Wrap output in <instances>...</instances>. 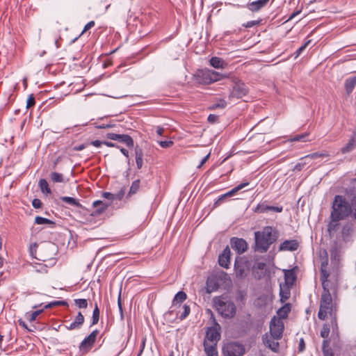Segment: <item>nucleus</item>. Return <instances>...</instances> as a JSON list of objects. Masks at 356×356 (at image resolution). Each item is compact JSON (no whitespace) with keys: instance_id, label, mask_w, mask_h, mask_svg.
<instances>
[{"instance_id":"14","label":"nucleus","mask_w":356,"mask_h":356,"mask_svg":"<svg viewBox=\"0 0 356 356\" xmlns=\"http://www.w3.org/2000/svg\"><path fill=\"white\" fill-rule=\"evenodd\" d=\"M253 273L258 280L264 278L268 273L266 264L264 262H257L253 266Z\"/></svg>"},{"instance_id":"61","label":"nucleus","mask_w":356,"mask_h":356,"mask_svg":"<svg viewBox=\"0 0 356 356\" xmlns=\"http://www.w3.org/2000/svg\"><path fill=\"white\" fill-rule=\"evenodd\" d=\"M18 323H19V325L22 327H23V328L26 329L27 331H29V332H31V331H32V330H31V329H29V328L28 327L27 324H26V323L23 320H22V319H19V320H18Z\"/></svg>"},{"instance_id":"25","label":"nucleus","mask_w":356,"mask_h":356,"mask_svg":"<svg viewBox=\"0 0 356 356\" xmlns=\"http://www.w3.org/2000/svg\"><path fill=\"white\" fill-rule=\"evenodd\" d=\"M291 312V305L289 303L285 304L284 306H282L281 308H280L277 314L279 316L277 319H284L286 318L288 316V314Z\"/></svg>"},{"instance_id":"5","label":"nucleus","mask_w":356,"mask_h":356,"mask_svg":"<svg viewBox=\"0 0 356 356\" xmlns=\"http://www.w3.org/2000/svg\"><path fill=\"white\" fill-rule=\"evenodd\" d=\"M228 76L227 74H222L209 69L199 70L195 74L196 81L204 85L211 84Z\"/></svg>"},{"instance_id":"51","label":"nucleus","mask_w":356,"mask_h":356,"mask_svg":"<svg viewBox=\"0 0 356 356\" xmlns=\"http://www.w3.org/2000/svg\"><path fill=\"white\" fill-rule=\"evenodd\" d=\"M99 334V332L97 330H95L90 333V349L92 348V344L95 343V339Z\"/></svg>"},{"instance_id":"8","label":"nucleus","mask_w":356,"mask_h":356,"mask_svg":"<svg viewBox=\"0 0 356 356\" xmlns=\"http://www.w3.org/2000/svg\"><path fill=\"white\" fill-rule=\"evenodd\" d=\"M245 353V347L238 342H229L224 345L222 354L224 356H242Z\"/></svg>"},{"instance_id":"41","label":"nucleus","mask_w":356,"mask_h":356,"mask_svg":"<svg viewBox=\"0 0 356 356\" xmlns=\"http://www.w3.org/2000/svg\"><path fill=\"white\" fill-rule=\"evenodd\" d=\"M67 305V303L65 301L56 300V301H54V302H51L46 305L44 307V309H49V308H51V307H56V306H63V305Z\"/></svg>"},{"instance_id":"44","label":"nucleus","mask_w":356,"mask_h":356,"mask_svg":"<svg viewBox=\"0 0 356 356\" xmlns=\"http://www.w3.org/2000/svg\"><path fill=\"white\" fill-rule=\"evenodd\" d=\"M90 126H94L97 129H104L106 127H110V125L107 123L94 122V119H90Z\"/></svg>"},{"instance_id":"7","label":"nucleus","mask_w":356,"mask_h":356,"mask_svg":"<svg viewBox=\"0 0 356 356\" xmlns=\"http://www.w3.org/2000/svg\"><path fill=\"white\" fill-rule=\"evenodd\" d=\"M232 82L234 83V86H232V88L229 95V99H240L248 94V88L243 82L236 77L232 79Z\"/></svg>"},{"instance_id":"59","label":"nucleus","mask_w":356,"mask_h":356,"mask_svg":"<svg viewBox=\"0 0 356 356\" xmlns=\"http://www.w3.org/2000/svg\"><path fill=\"white\" fill-rule=\"evenodd\" d=\"M305 349V343L302 338L300 339L299 344H298V350L300 352L304 351Z\"/></svg>"},{"instance_id":"18","label":"nucleus","mask_w":356,"mask_h":356,"mask_svg":"<svg viewBox=\"0 0 356 356\" xmlns=\"http://www.w3.org/2000/svg\"><path fill=\"white\" fill-rule=\"evenodd\" d=\"M298 246L299 243L296 240H286L280 244L279 250L280 251H295Z\"/></svg>"},{"instance_id":"15","label":"nucleus","mask_w":356,"mask_h":356,"mask_svg":"<svg viewBox=\"0 0 356 356\" xmlns=\"http://www.w3.org/2000/svg\"><path fill=\"white\" fill-rule=\"evenodd\" d=\"M278 339H273V336L268 333H266L262 337L264 344L275 353H277L279 350V343L276 341Z\"/></svg>"},{"instance_id":"49","label":"nucleus","mask_w":356,"mask_h":356,"mask_svg":"<svg viewBox=\"0 0 356 356\" xmlns=\"http://www.w3.org/2000/svg\"><path fill=\"white\" fill-rule=\"evenodd\" d=\"M75 303L79 308H86L88 306V302L86 299H76Z\"/></svg>"},{"instance_id":"28","label":"nucleus","mask_w":356,"mask_h":356,"mask_svg":"<svg viewBox=\"0 0 356 356\" xmlns=\"http://www.w3.org/2000/svg\"><path fill=\"white\" fill-rule=\"evenodd\" d=\"M227 102L224 98H219L216 99V100L213 102V103L209 106V110H215L217 108H225L227 106Z\"/></svg>"},{"instance_id":"64","label":"nucleus","mask_w":356,"mask_h":356,"mask_svg":"<svg viewBox=\"0 0 356 356\" xmlns=\"http://www.w3.org/2000/svg\"><path fill=\"white\" fill-rule=\"evenodd\" d=\"M102 143H103V142L98 140L90 143V144H92V145H94L96 147H99Z\"/></svg>"},{"instance_id":"40","label":"nucleus","mask_w":356,"mask_h":356,"mask_svg":"<svg viewBox=\"0 0 356 356\" xmlns=\"http://www.w3.org/2000/svg\"><path fill=\"white\" fill-rule=\"evenodd\" d=\"M218 285L214 282L213 280L208 279L207 281V292L211 293L218 289Z\"/></svg>"},{"instance_id":"11","label":"nucleus","mask_w":356,"mask_h":356,"mask_svg":"<svg viewBox=\"0 0 356 356\" xmlns=\"http://www.w3.org/2000/svg\"><path fill=\"white\" fill-rule=\"evenodd\" d=\"M106 138L113 140H117L124 143L128 147H134V140L132 138L127 134H118L114 133H108Z\"/></svg>"},{"instance_id":"47","label":"nucleus","mask_w":356,"mask_h":356,"mask_svg":"<svg viewBox=\"0 0 356 356\" xmlns=\"http://www.w3.org/2000/svg\"><path fill=\"white\" fill-rule=\"evenodd\" d=\"M139 187H140L139 180H136V181H133V183L130 187L129 195L136 193L137 192V191L138 190Z\"/></svg>"},{"instance_id":"46","label":"nucleus","mask_w":356,"mask_h":356,"mask_svg":"<svg viewBox=\"0 0 356 356\" xmlns=\"http://www.w3.org/2000/svg\"><path fill=\"white\" fill-rule=\"evenodd\" d=\"M308 136V134H302L299 135L294 136L291 138L290 140L291 142L296 141H306L305 138Z\"/></svg>"},{"instance_id":"53","label":"nucleus","mask_w":356,"mask_h":356,"mask_svg":"<svg viewBox=\"0 0 356 356\" xmlns=\"http://www.w3.org/2000/svg\"><path fill=\"white\" fill-rule=\"evenodd\" d=\"M268 207H269V206L265 205L264 204H259L257 207L256 211H259L260 213H264V212L269 211Z\"/></svg>"},{"instance_id":"27","label":"nucleus","mask_w":356,"mask_h":356,"mask_svg":"<svg viewBox=\"0 0 356 356\" xmlns=\"http://www.w3.org/2000/svg\"><path fill=\"white\" fill-rule=\"evenodd\" d=\"M135 156L137 168L140 169L143 165V152L142 149L138 146L135 147Z\"/></svg>"},{"instance_id":"42","label":"nucleus","mask_w":356,"mask_h":356,"mask_svg":"<svg viewBox=\"0 0 356 356\" xmlns=\"http://www.w3.org/2000/svg\"><path fill=\"white\" fill-rule=\"evenodd\" d=\"M330 330V325L327 324H324L321 330V336L326 339L329 336Z\"/></svg>"},{"instance_id":"16","label":"nucleus","mask_w":356,"mask_h":356,"mask_svg":"<svg viewBox=\"0 0 356 356\" xmlns=\"http://www.w3.org/2000/svg\"><path fill=\"white\" fill-rule=\"evenodd\" d=\"M230 250L226 247L218 257V264L220 266L228 268L230 264Z\"/></svg>"},{"instance_id":"39","label":"nucleus","mask_w":356,"mask_h":356,"mask_svg":"<svg viewBox=\"0 0 356 356\" xmlns=\"http://www.w3.org/2000/svg\"><path fill=\"white\" fill-rule=\"evenodd\" d=\"M39 186L42 193H47V194L51 193V190L49 188V185H48V183L46 179H41L39 181Z\"/></svg>"},{"instance_id":"32","label":"nucleus","mask_w":356,"mask_h":356,"mask_svg":"<svg viewBox=\"0 0 356 356\" xmlns=\"http://www.w3.org/2000/svg\"><path fill=\"white\" fill-rule=\"evenodd\" d=\"M330 156L329 153L326 151H324L323 152H314L309 154L306 155L305 156L300 159V161H302L304 159H316L317 158H325L328 157Z\"/></svg>"},{"instance_id":"50","label":"nucleus","mask_w":356,"mask_h":356,"mask_svg":"<svg viewBox=\"0 0 356 356\" xmlns=\"http://www.w3.org/2000/svg\"><path fill=\"white\" fill-rule=\"evenodd\" d=\"M35 104V97L33 95H30L26 101V108H29L33 106Z\"/></svg>"},{"instance_id":"6","label":"nucleus","mask_w":356,"mask_h":356,"mask_svg":"<svg viewBox=\"0 0 356 356\" xmlns=\"http://www.w3.org/2000/svg\"><path fill=\"white\" fill-rule=\"evenodd\" d=\"M214 305L218 312L225 318H232L236 314L234 303L225 298H215Z\"/></svg>"},{"instance_id":"55","label":"nucleus","mask_w":356,"mask_h":356,"mask_svg":"<svg viewBox=\"0 0 356 356\" xmlns=\"http://www.w3.org/2000/svg\"><path fill=\"white\" fill-rule=\"evenodd\" d=\"M332 319H331V324H332V329L333 330H334L335 329L337 330L338 329V325H337V314H334V316H330Z\"/></svg>"},{"instance_id":"26","label":"nucleus","mask_w":356,"mask_h":356,"mask_svg":"<svg viewBox=\"0 0 356 356\" xmlns=\"http://www.w3.org/2000/svg\"><path fill=\"white\" fill-rule=\"evenodd\" d=\"M290 288L289 286H286V285L280 284V301L282 302H284L290 298Z\"/></svg>"},{"instance_id":"4","label":"nucleus","mask_w":356,"mask_h":356,"mask_svg":"<svg viewBox=\"0 0 356 356\" xmlns=\"http://www.w3.org/2000/svg\"><path fill=\"white\" fill-rule=\"evenodd\" d=\"M338 298L337 296L330 294H321L320 298L319 311L318 317L321 320H325L328 316H332L337 313Z\"/></svg>"},{"instance_id":"31","label":"nucleus","mask_w":356,"mask_h":356,"mask_svg":"<svg viewBox=\"0 0 356 356\" xmlns=\"http://www.w3.org/2000/svg\"><path fill=\"white\" fill-rule=\"evenodd\" d=\"M187 298L186 293L184 291H179L173 299V305L177 306L179 304V307Z\"/></svg>"},{"instance_id":"38","label":"nucleus","mask_w":356,"mask_h":356,"mask_svg":"<svg viewBox=\"0 0 356 356\" xmlns=\"http://www.w3.org/2000/svg\"><path fill=\"white\" fill-rule=\"evenodd\" d=\"M100 311L97 304L95 303L92 316V325L97 324L99 321Z\"/></svg>"},{"instance_id":"54","label":"nucleus","mask_w":356,"mask_h":356,"mask_svg":"<svg viewBox=\"0 0 356 356\" xmlns=\"http://www.w3.org/2000/svg\"><path fill=\"white\" fill-rule=\"evenodd\" d=\"M159 145L163 148H167L171 147L173 145V142L171 140H163L160 141Z\"/></svg>"},{"instance_id":"37","label":"nucleus","mask_w":356,"mask_h":356,"mask_svg":"<svg viewBox=\"0 0 356 356\" xmlns=\"http://www.w3.org/2000/svg\"><path fill=\"white\" fill-rule=\"evenodd\" d=\"M44 309L43 308V309L33 312L31 313H29V312L26 313V318L30 322H33L34 321H35L36 318L44 312Z\"/></svg>"},{"instance_id":"60","label":"nucleus","mask_w":356,"mask_h":356,"mask_svg":"<svg viewBox=\"0 0 356 356\" xmlns=\"http://www.w3.org/2000/svg\"><path fill=\"white\" fill-rule=\"evenodd\" d=\"M268 209H269V211H275V212H278V213L282 212V210H283V207H282L269 206Z\"/></svg>"},{"instance_id":"62","label":"nucleus","mask_w":356,"mask_h":356,"mask_svg":"<svg viewBox=\"0 0 356 356\" xmlns=\"http://www.w3.org/2000/svg\"><path fill=\"white\" fill-rule=\"evenodd\" d=\"M306 47L307 46H300V48L295 52L294 58H298L301 54V53L305 50Z\"/></svg>"},{"instance_id":"13","label":"nucleus","mask_w":356,"mask_h":356,"mask_svg":"<svg viewBox=\"0 0 356 356\" xmlns=\"http://www.w3.org/2000/svg\"><path fill=\"white\" fill-rule=\"evenodd\" d=\"M231 247L238 254L245 252L248 249V243L243 238L233 237L230 240Z\"/></svg>"},{"instance_id":"48","label":"nucleus","mask_w":356,"mask_h":356,"mask_svg":"<svg viewBox=\"0 0 356 356\" xmlns=\"http://www.w3.org/2000/svg\"><path fill=\"white\" fill-rule=\"evenodd\" d=\"M183 309H184V311L179 316V319L181 321L185 319L189 315V314L191 312L190 307L187 305H184L183 306Z\"/></svg>"},{"instance_id":"33","label":"nucleus","mask_w":356,"mask_h":356,"mask_svg":"<svg viewBox=\"0 0 356 356\" xmlns=\"http://www.w3.org/2000/svg\"><path fill=\"white\" fill-rule=\"evenodd\" d=\"M322 350L324 356H333V352L330 346V341L324 339L323 341Z\"/></svg>"},{"instance_id":"30","label":"nucleus","mask_w":356,"mask_h":356,"mask_svg":"<svg viewBox=\"0 0 356 356\" xmlns=\"http://www.w3.org/2000/svg\"><path fill=\"white\" fill-rule=\"evenodd\" d=\"M210 64L214 68H225L227 66V63L218 57H212L210 60Z\"/></svg>"},{"instance_id":"10","label":"nucleus","mask_w":356,"mask_h":356,"mask_svg":"<svg viewBox=\"0 0 356 356\" xmlns=\"http://www.w3.org/2000/svg\"><path fill=\"white\" fill-rule=\"evenodd\" d=\"M249 184V182H244L238 184L237 186L234 187L227 193L221 195L218 200L213 204V208H216L219 207L221 204L225 202L227 198L231 197L236 194L238 191L245 187Z\"/></svg>"},{"instance_id":"35","label":"nucleus","mask_w":356,"mask_h":356,"mask_svg":"<svg viewBox=\"0 0 356 356\" xmlns=\"http://www.w3.org/2000/svg\"><path fill=\"white\" fill-rule=\"evenodd\" d=\"M35 223L37 225H49L51 227H53L55 225V222L51 221L49 219L41 217V216H36L35 218Z\"/></svg>"},{"instance_id":"17","label":"nucleus","mask_w":356,"mask_h":356,"mask_svg":"<svg viewBox=\"0 0 356 356\" xmlns=\"http://www.w3.org/2000/svg\"><path fill=\"white\" fill-rule=\"evenodd\" d=\"M107 207L108 205L104 204L100 200L94 202L92 208H90V216H95L102 214L104 212Z\"/></svg>"},{"instance_id":"22","label":"nucleus","mask_w":356,"mask_h":356,"mask_svg":"<svg viewBox=\"0 0 356 356\" xmlns=\"http://www.w3.org/2000/svg\"><path fill=\"white\" fill-rule=\"evenodd\" d=\"M217 343H210L207 341H204V348L207 356H212L218 353L216 348Z\"/></svg>"},{"instance_id":"9","label":"nucleus","mask_w":356,"mask_h":356,"mask_svg":"<svg viewBox=\"0 0 356 356\" xmlns=\"http://www.w3.org/2000/svg\"><path fill=\"white\" fill-rule=\"evenodd\" d=\"M284 325L282 320L273 317L270 323V334L273 339H280L282 337Z\"/></svg>"},{"instance_id":"56","label":"nucleus","mask_w":356,"mask_h":356,"mask_svg":"<svg viewBox=\"0 0 356 356\" xmlns=\"http://www.w3.org/2000/svg\"><path fill=\"white\" fill-rule=\"evenodd\" d=\"M260 20H253V21H249L246 24H244V26L246 28H250L254 26H257L259 24Z\"/></svg>"},{"instance_id":"29","label":"nucleus","mask_w":356,"mask_h":356,"mask_svg":"<svg viewBox=\"0 0 356 356\" xmlns=\"http://www.w3.org/2000/svg\"><path fill=\"white\" fill-rule=\"evenodd\" d=\"M84 321V317L81 314V312H79L77 316L75 318V320L71 323L69 325H67V328L70 330H73L75 328L79 327L81 325L83 324Z\"/></svg>"},{"instance_id":"23","label":"nucleus","mask_w":356,"mask_h":356,"mask_svg":"<svg viewBox=\"0 0 356 356\" xmlns=\"http://www.w3.org/2000/svg\"><path fill=\"white\" fill-rule=\"evenodd\" d=\"M356 86V76L346 79L344 87L347 95H350Z\"/></svg>"},{"instance_id":"58","label":"nucleus","mask_w":356,"mask_h":356,"mask_svg":"<svg viewBox=\"0 0 356 356\" xmlns=\"http://www.w3.org/2000/svg\"><path fill=\"white\" fill-rule=\"evenodd\" d=\"M42 202L39 199H34L32 201V205L35 209H39L42 207Z\"/></svg>"},{"instance_id":"57","label":"nucleus","mask_w":356,"mask_h":356,"mask_svg":"<svg viewBox=\"0 0 356 356\" xmlns=\"http://www.w3.org/2000/svg\"><path fill=\"white\" fill-rule=\"evenodd\" d=\"M307 164L306 162H299L298 163L294 168H293V170L294 171H301L302 170V168H304V166Z\"/></svg>"},{"instance_id":"12","label":"nucleus","mask_w":356,"mask_h":356,"mask_svg":"<svg viewBox=\"0 0 356 356\" xmlns=\"http://www.w3.org/2000/svg\"><path fill=\"white\" fill-rule=\"evenodd\" d=\"M218 329H220V325L215 321V326L209 327L207 330L204 341L217 343L220 339Z\"/></svg>"},{"instance_id":"3","label":"nucleus","mask_w":356,"mask_h":356,"mask_svg":"<svg viewBox=\"0 0 356 356\" xmlns=\"http://www.w3.org/2000/svg\"><path fill=\"white\" fill-rule=\"evenodd\" d=\"M277 238V233L271 227H265L262 232H255L254 251L260 253L266 252L270 245L276 241Z\"/></svg>"},{"instance_id":"21","label":"nucleus","mask_w":356,"mask_h":356,"mask_svg":"<svg viewBox=\"0 0 356 356\" xmlns=\"http://www.w3.org/2000/svg\"><path fill=\"white\" fill-rule=\"evenodd\" d=\"M270 0H258L252 1L247 5L248 8L252 12H257L265 7Z\"/></svg>"},{"instance_id":"63","label":"nucleus","mask_w":356,"mask_h":356,"mask_svg":"<svg viewBox=\"0 0 356 356\" xmlns=\"http://www.w3.org/2000/svg\"><path fill=\"white\" fill-rule=\"evenodd\" d=\"M209 156H210V154H208L207 156H205L201 161L200 165L197 166V168H201L206 162L209 159Z\"/></svg>"},{"instance_id":"52","label":"nucleus","mask_w":356,"mask_h":356,"mask_svg":"<svg viewBox=\"0 0 356 356\" xmlns=\"http://www.w3.org/2000/svg\"><path fill=\"white\" fill-rule=\"evenodd\" d=\"M207 120L209 122L214 124V123L218 122L219 117L217 115L210 114L208 116Z\"/></svg>"},{"instance_id":"19","label":"nucleus","mask_w":356,"mask_h":356,"mask_svg":"<svg viewBox=\"0 0 356 356\" xmlns=\"http://www.w3.org/2000/svg\"><path fill=\"white\" fill-rule=\"evenodd\" d=\"M284 273L285 280L284 285L291 287L296 280V274L294 269L284 270Z\"/></svg>"},{"instance_id":"24","label":"nucleus","mask_w":356,"mask_h":356,"mask_svg":"<svg viewBox=\"0 0 356 356\" xmlns=\"http://www.w3.org/2000/svg\"><path fill=\"white\" fill-rule=\"evenodd\" d=\"M356 147V136L352 137L348 143L341 149L342 154H346L353 151Z\"/></svg>"},{"instance_id":"20","label":"nucleus","mask_w":356,"mask_h":356,"mask_svg":"<svg viewBox=\"0 0 356 356\" xmlns=\"http://www.w3.org/2000/svg\"><path fill=\"white\" fill-rule=\"evenodd\" d=\"M126 188L124 187H122L120 188V190L116 193H112L109 192H104L103 193V197L106 199L110 200H121L124 195H125Z\"/></svg>"},{"instance_id":"36","label":"nucleus","mask_w":356,"mask_h":356,"mask_svg":"<svg viewBox=\"0 0 356 356\" xmlns=\"http://www.w3.org/2000/svg\"><path fill=\"white\" fill-rule=\"evenodd\" d=\"M330 256L332 261L337 264L339 261L340 251L336 247H333L330 250Z\"/></svg>"},{"instance_id":"34","label":"nucleus","mask_w":356,"mask_h":356,"mask_svg":"<svg viewBox=\"0 0 356 356\" xmlns=\"http://www.w3.org/2000/svg\"><path fill=\"white\" fill-rule=\"evenodd\" d=\"M79 350L81 354H86L89 350V336L85 337L79 346Z\"/></svg>"},{"instance_id":"45","label":"nucleus","mask_w":356,"mask_h":356,"mask_svg":"<svg viewBox=\"0 0 356 356\" xmlns=\"http://www.w3.org/2000/svg\"><path fill=\"white\" fill-rule=\"evenodd\" d=\"M60 199L63 202L70 205L77 206L79 204L76 200L71 197H61Z\"/></svg>"},{"instance_id":"43","label":"nucleus","mask_w":356,"mask_h":356,"mask_svg":"<svg viewBox=\"0 0 356 356\" xmlns=\"http://www.w3.org/2000/svg\"><path fill=\"white\" fill-rule=\"evenodd\" d=\"M51 179L54 182H63V177L62 174L54 172L51 174Z\"/></svg>"},{"instance_id":"2","label":"nucleus","mask_w":356,"mask_h":356,"mask_svg":"<svg viewBox=\"0 0 356 356\" xmlns=\"http://www.w3.org/2000/svg\"><path fill=\"white\" fill-rule=\"evenodd\" d=\"M325 258L323 259L321 264V276L320 280L323 286V292L321 294H330L332 296H337L339 283L335 277H330L327 270L328 266L327 253L323 251Z\"/></svg>"},{"instance_id":"1","label":"nucleus","mask_w":356,"mask_h":356,"mask_svg":"<svg viewBox=\"0 0 356 356\" xmlns=\"http://www.w3.org/2000/svg\"><path fill=\"white\" fill-rule=\"evenodd\" d=\"M350 215L356 219V196L353 197L349 202L344 196L336 195L332 205L330 216L332 220L339 222Z\"/></svg>"}]
</instances>
